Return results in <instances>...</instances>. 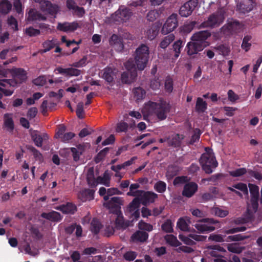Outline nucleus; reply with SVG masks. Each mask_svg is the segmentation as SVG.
Wrapping results in <instances>:
<instances>
[{"instance_id": "nucleus-41", "label": "nucleus", "mask_w": 262, "mask_h": 262, "mask_svg": "<svg viewBox=\"0 0 262 262\" xmlns=\"http://www.w3.org/2000/svg\"><path fill=\"white\" fill-rule=\"evenodd\" d=\"M102 228L100 222L96 219H93L91 223V231L95 234H98Z\"/></svg>"}, {"instance_id": "nucleus-42", "label": "nucleus", "mask_w": 262, "mask_h": 262, "mask_svg": "<svg viewBox=\"0 0 262 262\" xmlns=\"http://www.w3.org/2000/svg\"><path fill=\"white\" fill-rule=\"evenodd\" d=\"M133 92L135 98L136 99V101H138L143 99L146 94L145 90L140 87L134 88L133 90Z\"/></svg>"}, {"instance_id": "nucleus-29", "label": "nucleus", "mask_w": 262, "mask_h": 262, "mask_svg": "<svg viewBox=\"0 0 262 262\" xmlns=\"http://www.w3.org/2000/svg\"><path fill=\"white\" fill-rule=\"evenodd\" d=\"M137 76V72H123L121 74V81L125 84H130L135 80Z\"/></svg>"}, {"instance_id": "nucleus-40", "label": "nucleus", "mask_w": 262, "mask_h": 262, "mask_svg": "<svg viewBox=\"0 0 262 262\" xmlns=\"http://www.w3.org/2000/svg\"><path fill=\"white\" fill-rule=\"evenodd\" d=\"M184 45V42L181 39H179L175 41L173 45V49L175 52L174 57L177 58L181 53V49Z\"/></svg>"}, {"instance_id": "nucleus-64", "label": "nucleus", "mask_w": 262, "mask_h": 262, "mask_svg": "<svg viewBox=\"0 0 262 262\" xmlns=\"http://www.w3.org/2000/svg\"><path fill=\"white\" fill-rule=\"evenodd\" d=\"M13 6L18 14H22L23 13V8L20 0H14Z\"/></svg>"}, {"instance_id": "nucleus-10", "label": "nucleus", "mask_w": 262, "mask_h": 262, "mask_svg": "<svg viewBox=\"0 0 262 262\" xmlns=\"http://www.w3.org/2000/svg\"><path fill=\"white\" fill-rule=\"evenodd\" d=\"M199 0H189L182 5L179 10V14L182 17L190 16L198 6Z\"/></svg>"}, {"instance_id": "nucleus-16", "label": "nucleus", "mask_w": 262, "mask_h": 262, "mask_svg": "<svg viewBox=\"0 0 262 262\" xmlns=\"http://www.w3.org/2000/svg\"><path fill=\"white\" fill-rule=\"evenodd\" d=\"M198 189L196 183L193 182H188L185 184L182 194L184 196L189 198L194 195Z\"/></svg>"}, {"instance_id": "nucleus-50", "label": "nucleus", "mask_w": 262, "mask_h": 262, "mask_svg": "<svg viewBox=\"0 0 262 262\" xmlns=\"http://www.w3.org/2000/svg\"><path fill=\"white\" fill-rule=\"evenodd\" d=\"M162 230L166 233L173 232L172 222L170 220H167L161 226Z\"/></svg>"}, {"instance_id": "nucleus-13", "label": "nucleus", "mask_w": 262, "mask_h": 262, "mask_svg": "<svg viewBox=\"0 0 262 262\" xmlns=\"http://www.w3.org/2000/svg\"><path fill=\"white\" fill-rule=\"evenodd\" d=\"M211 36V33L209 31H200L193 34L191 37V39L195 42H198L199 44L206 45V40Z\"/></svg>"}, {"instance_id": "nucleus-43", "label": "nucleus", "mask_w": 262, "mask_h": 262, "mask_svg": "<svg viewBox=\"0 0 262 262\" xmlns=\"http://www.w3.org/2000/svg\"><path fill=\"white\" fill-rule=\"evenodd\" d=\"M159 28L157 26H152L146 31V35L148 39L150 40L154 39L158 35Z\"/></svg>"}, {"instance_id": "nucleus-5", "label": "nucleus", "mask_w": 262, "mask_h": 262, "mask_svg": "<svg viewBox=\"0 0 262 262\" xmlns=\"http://www.w3.org/2000/svg\"><path fill=\"white\" fill-rule=\"evenodd\" d=\"M132 11L125 6H120L119 9L112 15V20L116 24L127 21L133 15Z\"/></svg>"}, {"instance_id": "nucleus-28", "label": "nucleus", "mask_w": 262, "mask_h": 262, "mask_svg": "<svg viewBox=\"0 0 262 262\" xmlns=\"http://www.w3.org/2000/svg\"><path fill=\"white\" fill-rule=\"evenodd\" d=\"M148 236V233L146 232L138 230L132 235L131 238L133 242L143 243L147 240Z\"/></svg>"}, {"instance_id": "nucleus-26", "label": "nucleus", "mask_w": 262, "mask_h": 262, "mask_svg": "<svg viewBox=\"0 0 262 262\" xmlns=\"http://www.w3.org/2000/svg\"><path fill=\"white\" fill-rule=\"evenodd\" d=\"M41 216L53 222H59L62 219L60 213L55 211H52L48 213L43 212L41 213Z\"/></svg>"}, {"instance_id": "nucleus-7", "label": "nucleus", "mask_w": 262, "mask_h": 262, "mask_svg": "<svg viewBox=\"0 0 262 262\" xmlns=\"http://www.w3.org/2000/svg\"><path fill=\"white\" fill-rule=\"evenodd\" d=\"M136 192L140 194H134L133 195H137L140 199L141 204L144 206L154 203L158 197V194L152 191L138 190Z\"/></svg>"}, {"instance_id": "nucleus-17", "label": "nucleus", "mask_w": 262, "mask_h": 262, "mask_svg": "<svg viewBox=\"0 0 262 262\" xmlns=\"http://www.w3.org/2000/svg\"><path fill=\"white\" fill-rule=\"evenodd\" d=\"M78 27V24L76 21L72 23L64 22L58 23L57 26V29L59 31L68 32H73Z\"/></svg>"}, {"instance_id": "nucleus-35", "label": "nucleus", "mask_w": 262, "mask_h": 262, "mask_svg": "<svg viewBox=\"0 0 262 262\" xmlns=\"http://www.w3.org/2000/svg\"><path fill=\"white\" fill-rule=\"evenodd\" d=\"M164 238L166 243L170 246L177 247L181 245V243L177 239V237L172 234H168L165 236Z\"/></svg>"}, {"instance_id": "nucleus-57", "label": "nucleus", "mask_w": 262, "mask_h": 262, "mask_svg": "<svg viewBox=\"0 0 262 262\" xmlns=\"http://www.w3.org/2000/svg\"><path fill=\"white\" fill-rule=\"evenodd\" d=\"M251 38V36L248 35L245 36L243 38L242 48L243 49L245 50L246 52L249 50L251 46V43L249 42Z\"/></svg>"}, {"instance_id": "nucleus-31", "label": "nucleus", "mask_w": 262, "mask_h": 262, "mask_svg": "<svg viewBox=\"0 0 262 262\" xmlns=\"http://www.w3.org/2000/svg\"><path fill=\"white\" fill-rule=\"evenodd\" d=\"M58 45L59 42L57 39L52 38L51 40H47L42 43V47L43 48L42 52L46 53Z\"/></svg>"}, {"instance_id": "nucleus-34", "label": "nucleus", "mask_w": 262, "mask_h": 262, "mask_svg": "<svg viewBox=\"0 0 262 262\" xmlns=\"http://www.w3.org/2000/svg\"><path fill=\"white\" fill-rule=\"evenodd\" d=\"M86 180L89 186L94 187L97 186V182L95 178L93 168H90L86 175Z\"/></svg>"}, {"instance_id": "nucleus-36", "label": "nucleus", "mask_w": 262, "mask_h": 262, "mask_svg": "<svg viewBox=\"0 0 262 262\" xmlns=\"http://www.w3.org/2000/svg\"><path fill=\"white\" fill-rule=\"evenodd\" d=\"M12 8V5L8 0H3L0 2V12L3 14L8 13Z\"/></svg>"}, {"instance_id": "nucleus-47", "label": "nucleus", "mask_w": 262, "mask_h": 262, "mask_svg": "<svg viewBox=\"0 0 262 262\" xmlns=\"http://www.w3.org/2000/svg\"><path fill=\"white\" fill-rule=\"evenodd\" d=\"M138 225L140 230L150 232L153 230L152 225L145 222L143 220H141Z\"/></svg>"}, {"instance_id": "nucleus-9", "label": "nucleus", "mask_w": 262, "mask_h": 262, "mask_svg": "<svg viewBox=\"0 0 262 262\" xmlns=\"http://www.w3.org/2000/svg\"><path fill=\"white\" fill-rule=\"evenodd\" d=\"M178 26V15L172 13L166 19L164 24L161 32L163 34H167L172 32Z\"/></svg>"}, {"instance_id": "nucleus-63", "label": "nucleus", "mask_w": 262, "mask_h": 262, "mask_svg": "<svg viewBox=\"0 0 262 262\" xmlns=\"http://www.w3.org/2000/svg\"><path fill=\"white\" fill-rule=\"evenodd\" d=\"M217 49L220 52H221V54H222L224 56L228 55L230 52L229 48L224 45H221L218 46L217 47Z\"/></svg>"}, {"instance_id": "nucleus-33", "label": "nucleus", "mask_w": 262, "mask_h": 262, "mask_svg": "<svg viewBox=\"0 0 262 262\" xmlns=\"http://www.w3.org/2000/svg\"><path fill=\"white\" fill-rule=\"evenodd\" d=\"M11 114L7 113L4 116V125L8 130L13 131L14 128V122Z\"/></svg>"}, {"instance_id": "nucleus-27", "label": "nucleus", "mask_w": 262, "mask_h": 262, "mask_svg": "<svg viewBox=\"0 0 262 262\" xmlns=\"http://www.w3.org/2000/svg\"><path fill=\"white\" fill-rule=\"evenodd\" d=\"M94 190L85 189L79 192L78 197L82 202L91 201L94 198Z\"/></svg>"}, {"instance_id": "nucleus-23", "label": "nucleus", "mask_w": 262, "mask_h": 262, "mask_svg": "<svg viewBox=\"0 0 262 262\" xmlns=\"http://www.w3.org/2000/svg\"><path fill=\"white\" fill-rule=\"evenodd\" d=\"M116 69L107 67L103 70L102 78L108 83H111L114 81L116 77Z\"/></svg>"}, {"instance_id": "nucleus-15", "label": "nucleus", "mask_w": 262, "mask_h": 262, "mask_svg": "<svg viewBox=\"0 0 262 262\" xmlns=\"http://www.w3.org/2000/svg\"><path fill=\"white\" fill-rule=\"evenodd\" d=\"M179 238L187 245L192 246L195 244L196 241H203L205 239V237L202 235H199L195 234H189L188 236H184L182 234L179 235Z\"/></svg>"}, {"instance_id": "nucleus-11", "label": "nucleus", "mask_w": 262, "mask_h": 262, "mask_svg": "<svg viewBox=\"0 0 262 262\" xmlns=\"http://www.w3.org/2000/svg\"><path fill=\"white\" fill-rule=\"evenodd\" d=\"M184 138V135L176 134L169 137L166 141L169 146L176 148L178 150L181 147L182 141Z\"/></svg>"}, {"instance_id": "nucleus-45", "label": "nucleus", "mask_w": 262, "mask_h": 262, "mask_svg": "<svg viewBox=\"0 0 262 262\" xmlns=\"http://www.w3.org/2000/svg\"><path fill=\"white\" fill-rule=\"evenodd\" d=\"M164 88L166 92L169 94L171 93L173 91V81L172 78L169 76H167L165 79Z\"/></svg>"}, {"instance_id": "nucleus-14", "label": "nucleus", "mask_w": 262, "mask_h": 262, "mask_svg": "<svg viewBox=\"0 0 262 262\" xmlns=\"http://www.w3.org/2000/svg\"><path fill=\"white\" fill-rule=\"evenodd\" d=\"M206 46V45L199 44L198 42L190 41L187 43L185 50L188 55L192 56L202 51Z\"/></svg>"}, {"instance_id": "nucleus-19", "label": "nucleus", "mask_w": 262, "mask_h": 262, "mask_svg": "<svg viewBox=\"0 0 262 262\" xmlns=\"http://www.w3.org/2000/svg\"><path fill=\"white\" fill-rule=\"evenodd\" d=\"M110 44L118 52H121L124 49L122 39L116 34H113L110 37Z\"/></svg>"}, {"instance_id": "nucleus-37", "label": "nucleus", "mask_w": 262, "mask_h": 262, "mask_svg": "<svg viewBox=\"0 0 262 262\" xmlns=\"http://www.w3.org/2000/svg\"><path fill=\"white\" fill-rule=\"evenodd\" d=\"M175 36L173 34L165 36L161 41L159 47L162 49H166L169 45L174 39Z\"/></svg>"}, {"instance_id": "nucleus-32", "label": "nucleus", "mask_w": 262, "mask_h": 262, "mask_svg": "<svg viewBox=\"0 0 262 262\" xmlns=\"http://www.w3.org/2000/svg\"><path fill=\"white\" fill-rule=\"evenodd\" d=\"M195 109V111L198 113L205 112L207 109V102L202 98L198 97L196 99Z\"/></svg>"}, {"instance_id": "nucleus-52", "label": "nucleus", "mask_w": 262, "mask_h": 262, "mask_svg": "<svg viewBox=\"0 0 262 262\" xmlns=\"http://www.w3.org/2000/svg\"><path fill=\"white\" fill-rule=\"evenodd\" d=\"M227 249L229 251L234 253H240L242 252V249L235 243L229 244L227 245Z\"/></svg>"}, {"instance_id": "nucleus-21", "label": "nucleus", "mask_w": 262, "mask_h": 262, "mask_svg": "<svg viewBox=\"0 0 262 262\" xmlns=\"http://www.w3.org/2000/svg\"><path fill=\"white\" fill-rule=\"evenodd\" d=\"M11 74L13 78L17 80L19 83H21L27 79V72L22 68H13L11 69Z\"/></svg>"}, {"instance_id": "nucleus-55", "label": "nucleus", "mask_w": 262, "mask_h": 262, "mask_svg": "<svg viewBox=\"0 0 262 262\" xmlns=\"http://www.w3.org/2000/svg\"><path fill=\"white\" fill-rule=\"evenodd\" d=\"M26 34L30 36H36L40 34V31L39 29H34L32 27H29L26 28L25 30Z\"/></svg>"}, {"instance_id": "nucleus-59", "label": "nucleus", "mask_w": 262, "mask_h": 262, "mask_svg": "<svg viewBox=\"0 0 262 262\" xmlns=\"http://www.w3.org/2000/svg\"><path fill=\"white\" fill-rule=\"evenodd\" d=\"M137 254L136 252L130 251L125 252L123 255L124 259L127 261H133L137 257Z\"/></svg>"}, {"instance_id": "nucleus-6", "label": "nucleus", "mask_w": 262, "mask_h": 262, "mask_svg": "<svg viewBox=\"0 0 262 262\" xmlns=\"http://www.w3.org/2000/svg\"><path fill=\"white\" fill-rule=\"evenodd\" d=\"M123 205V200L121 197L114 196L103 203L104 207L108 209L110 211L116 215H120L121 214V206Z\"/></svg>"}, {"instance_id": "nucleus-48", "label": "nucleus", "mask_w": 262, "mask_h": 262, "mask_svg": "<svg viewBox=\"0 0 262 262\" xmlns=\"http://www.w3.org/2000/svg\"><path fill=\"white\" fill-rule=\"evenodd\" d=\"M154 188L157 192L162 193L166 190V184L163 181H159L155 184Z\"/></svg>"}, {"instance_id": "nucleus-44", "label": "nucleus", "mask_w": 262, "mask_h": 262, "mask_svg": "<svg viewBox=\"0 0 262 262\" xmlns=\"http://www.w3.org/2000/svg\"><path fill=\"white\" fill-rule=\"evenodd\" d=\"M211 213L215 216L224 217L228 214L229 212L227 210L222 209L219 207H213L211 209Z\"/></svg>"}, {"instance_id": "nucleus-38", "label": "nucleus", "mask_w": 262, "mask_h": 262, "mask_svg": "<svg viewBox=\"0 0 262 262\" xmlns=\"http://www.w3.org/2000/svg\"><path fill=\"white\" fill-rule=\"evenodd\" d=\"M251 199H259V187L255 184H249Z\"/></svg>"}, {"instance_id": "nucleus-4", "label": "nucleus", "mask_w": 262, "mask_h": 262, "mask_svg": "<svg viewBox=\"0 0 262 262\" xmlns=\"http://www.w3.org/2000/svg\"><path fill=\"white\" fill-rule=\"evenodd\" d=\"M224 19V13L221 11H217L210 14L206 20L202 23L200 28L218 27L223 23Z\"/></svg>"}, {"instance_id": "nucleus-1", "label": "nucleus", "mask_w": 262, "mask_h": 262, "mask_svg": "<svg viewBox=\"0 0 262 262\" xmlns=\"http://www.w3.org/2000/svg\"><path fill=\"white\" fill-rule=\"evenodd\" d=\"M149 48L145 44H141L136 50L135 53V61L132 59L128 60L124 66L126 71L137 72V68L139 70H143L146 67L149 58Z\"/></svg>"}, {"instance_id": "nucleus-2", "label": "nucleus", "mask_w": 262, "mask_h": 262, "mask_svg": "<svg viewBox=\"0 0 262 262\" xmlns=\"http://www.w3.org/2000/svg\"><path fill=\"white\" fill-rule=\"evenodd\" d=\"M145 108L148 115L155 114L160 120H163L167 117V114L170 111V106L164 100H160L159 102L149 101L146 104Z\"/></svg>"}, {"instance_id": "nucleus-39", "label": "nucleus", "mask_w": 262, "mask_h": 262, "mask_svg": "<svg viewBox=\"0 0 262 262\" xmlns=\"http://www.w3.org/2000/svg\"><path fill=\"white\" fill-rule=\"evenodd\" d=\"M140 204H141L140 199L138 198V196L134 198L133 201L129 204L128 207H127V210L130 212L132 213V212L134 211L135 210H136L137 209H139V208L140 207Z\"/></svg>"}, {"instance_id": "nucleus-18", "label": "nucleus", "mask_w": 262, "mask_h": 262, "mask_svg": "<svg viewBox=\"0 0 262 262\" xmlns=\"http://www.w3.org/2000/svg\"><path fill=\"white\" fill-rule=\"evenodd\" d=\"M239 22L236 20L229 21L226 25L222 27L221 30L224 34L228 35L232 34L239 28Z\"/></svg>"}, {"instance_id": "nucleus-51", "label": "nucleus", "mask_w": 262, "mask_h": 262, "mask_svg": "<svg viewBox=\"0 0 262 262\" xmlns=\"http://www.w3.org/2000/svg\"><path fill=\"white\" fill-rule=\"evenodd\" d=\"M177 226L178 228L182 231H189V226L185 219L182 217L178 220L177 223Z\"/></svg>"}, {"instance_id": "nucleus-46", "label": "nucleus", "mask_w": 262, "mask_h": 262, "mask_svg": "<svg viewBox=\"0 0 262 262\" xmlns=\"http://www.w3.org/2000/svg\"><path fill=\"white\" fill-rule=\"evenodd\" d=\"M196 23L195 21H190L187 24H185L181 28V32L187 34L190 33L195 27Z\"/></svg>"}, {"instance_id": "nucleus-20", "label": "nucleus", "mask_w": 262, "mask_h": 262, "mask_svg": "<svg viewBox=\"0 0 262 262\" xmlns=\"http://www.w3.org/2000/svg\"><path fill=\"white\" fill-rule=\"evenodd\" d=\"M47 19V17L35 9H31L28 13L27 20L29 21H40Z\"/></svg>"}, {"instance_id": "nucleus-12", "label": "nucleus", "mask_w": 262, "mask_h": 262, "mask_svg": "<svg viewBox=\"0 0 262 262\" xmlns=\"http://www.w3.org/2000/svg\"><path fill=\"white\" fill-rule=\"evenodd\" d=\"M40 9L43 11L51 15H55L58 11V7L53 5L51 2L46 0H40L39 2Z\"/></svg>"}, {"instance_id": "nucleus-25", "label": "nucleus", "mask_w": 262, "mask_h": 262, "mask_svg": "<svg viewBox=\"0 0 262 262\" xmlns=\"http://www.w3.org/2000/svg\"><path fill=\"white\" fill-rule=\"evenodd\" d=\"M31 138L36 146L41 147L43 140L49 138L47 134H43L41 135L37 130H33L31 134Z\"/></svg>"}, {"instance_id": "nucleus-8", "label": "nucleus", "mask_w": 262, "mask_h": 262, "mask_svg": "<svg viewBox=\"0 0 262 262\" xmlns=\"http://www.w3.org/2000/svg\"><path fill=\"white\" fill-rule=\"evenodd\" d=\"M202 223L215 224L217 223L218 222L212 218H205L200 220L195 224L194 227L198 230L199 232L204 233L214 231L215 230V227L213 226L202 224Z\"/></svg>"}, {"instance_id": "nucleus-53", "label": "nucleus", "mask_w": 262, "mask_h": 262, "mask_svg": "<svg viewBox=\"0 0 262 262\" xmlns=\"http://www.w3.org/2000/svg\"><path fill=\"white\" fill-rule=\"evenodd\" d=\"M128 124L124 122L120 121L117 124L116 130L118 133L126 132L128 130Z\"/></svg>"}, {"instance_id": "nucleus-22", "label": "nucleus", "mask_w": 262, "mask_h": 262, "mask_svg": "<svg viewBox=\"0 0 262 262\" xmlns=\"http://www.w3.org/2000/svg\"><path fill=\"white\" fill-rule=\"evenodd\" d=\"M55 71H57L58 73L69 77L78 76L80 75L81 73V70L73 68L64 69L61 67H58L56 68Z\"/></svg>"}, {"instance_id": "nucleus-24", "label": "nucleus", "mask_w": 262, "mask_h": 262, "mask_svg": "<svg viewBox=\"0 0 262 262\" xmlns=\"http://www.w3.org/2000/svg\"><path fill=\"white\" fill-rule=\"evenodd\" d=\"M55 209L61 211L64 214H73L77 211L76 206L70 202L57 206L55 207Z\"/></svg>"}, {"instance_id": "nucleus-58", "label": "nucleus", "mask_w": 262, "mask_h": 262, "mask_svg": "<svg viewBox=\"0 0 262 262\" xmlns=\"http://www.w3.org/2000/svg\"><path fill=\"white\" fill-rule=\"evenodd\" d=\"M9 26L13 30V31L18 30V23L16 18L13 16H10L7 20Z\"/></svg>"}, {"instance_id": "nucleus-49", "label": "nucleus", "mask_w": 262, "mask_h": 262, "mask_svg": "<svg viewBox=\"0 0 262 262\" xmlns=\"http://www.w3.org/2000/svg\"><path fill=\"white\" fill-rule=\"evenodd\" d=\"M201 132L200 129L195 128L194 130L193 134L192 135L190 141H189L188 145H193L194 143L198 142L200 138Z\"/></svg>"}, {"instance_id": "nucleus-61", "label": "nucleus", "mask_w": 262, "mask_h": 262, "mask_svg": "<svg viewBox=\"0 0 262 262\" xmlns=\"http://www.w3.org/2000/svg\"><path fill=\"white\" fill-rule=\"evenodd\" d=\"M225 237H226L225 235H223L221 234H211L209 238L211 241L221 243L226 241V239H224Z\"/></svg>"}, {"instance_id": "nucleus-62", "label": "nucleus", "mask_w": 262, "mask_h": 262, "mask_svg": "<svg viewBox=\"0 0 262 262\" xmlns=\"http://www.w3.org/2000/svg\"><path fill=\"white\" fill-rule=\"evenodd\" d=\"M246 229V227L245 226L237 227L230 229L226 230L224 232L226 234H233L236 232L244 231Z\"/></svg>"}, {"instance_id": "nucleus-3", "label": "nucleus", "mask_w": 262, "mask_h": 262, "mask_svg": "<svg viewBox=\"0 0 262 262\" xmlns=\"http://www.w3.org/2000/svg\"><path fill=\"white\" fill-rule=\"evenodd\" d=\"M203 170L207 174L213 172L212 169L217 166L218 163L213 153L206 152L203 154L200 160Z\"/></svg>"}, {"instance_id": "nucleus-60", "label": "nucleus", "mask_w": 262, "mask_h": 262, "mask_svg": "<svg viewBox=\"0 0 262 262\" xmlns=\"http://www.w3.org/2000/svg\"><path fill=\"white\" fill-rule=\"evenodd\" d=\"M223 110L225 112V115L228 117H232L234 115V112L237 110L236 107L230 106H224Z\"/></svg>"}, {"instance_id": "nucleus-56", "label": "nucleus", "mask_w": 262, "mask_h": 262, "mask_svg": "<svg viewBox=\"0 0 262 262\" xmlns=\"http://www.w3.org/2000/svg\"><path fill=\"white\" fill-rule=\"evenodd\" d=\"M246 172L247 170L245 168H239L235 170L230 171L229 174L232 177H237L244 175Z\"/></svg>"}, {"instance_id": "nucleus-30", "label": "nucleus", "mask_w": 262, "mask_h": 262, "mask_svg": "<svg viewBox=\"0 0 262 262\" xmlns=\"http://www.w3.org/2000/svg\"><path fill=\"white\" fill-rule=\"evenodd\" d=\"M72 154L73 160L77 162L80 159V156L83 153L85 150V147L83 145L79 144L76 147L70 148Z\"/></svg>"}, {"instance_id": "nucleus-54", "label": "nucleus", "mask_w": 262, "mask_h": 262, "mask_svg": "<svg viewBox=\"0 0 262 262\" xmlns=\"http://www.w3.org/2000/svg\"><path fill=\"white\" fill-rule=\"evenodd\" d=\"M247 238V237L245 235H243L241 234H238L234 235L228 236L226 239V242L241 241Z\"/></svg>"}]
</instances>
